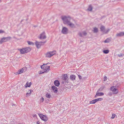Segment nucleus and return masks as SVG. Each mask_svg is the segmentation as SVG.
I'll list each match as a JSON object with an SVG mask.
<instances>
[{"label": "nucleus", "instance_id": "58836bf2", "mask_svg": "<svg viewBox=\"0 0 124 124\" xmlns=\"http://www.w3.org/2000/svg\"><path fill=\"white\" fill-rule=\"evenodd\" d=\"M44 73V71H40V72L39 73V74H41L43 73Z\"/></svg>", "mask_w": 124, "mask_h": 124}, {"label": "nucleus", "instance_id": "412c9836", "mask_svg": "<svg viewBox=\"0 0 124 124\" xmlns=\"http://www.w3.org/2000/svg\"><path fill=\"white\" fill-rule=\"evenodd\" d=\"M97 102V100L96 99L93 100L92 101H91L90 102V104H94L96 102Z\"/></svg>", "mask_w": 124, "mask_h": 124}, {"label": "nucleus", "instance_id": "37998d69", "mask_svg": "<svg viewBox=\"0 0 124 124\" xmlns=\"http://www.w3.org/2000/svg\"><path fill=\"white\" fill-rule=\"evenodd\" d=\"M31 94V91L30 92V93H27L26 94V95H27V96L28 95H29Z\"/></svg>", "mask_w": 124, "mask_h": 124}, {"label": "nucleus", "instance_id": "20e7f679", "mask_svg": "<svg viewBox=\"0 0 124 124\" xmlns=\"http://www.w3.org/2000/svg\"><path fill=\"white\" fill-rule=\"evenodd\" d=\"M46 41L44 42H39L36 41L35 42V44L37 48H39L42 45V43L44 44L46 42Z\"/></svg>", "mask_w": 124, "mask_h": 124}, {"label": "nucleus", "instance_id": "2f4dec72", "mask_svg": "<svg viewBox=\"0 0 124 124\" xmlns=\"http://www.w3.org/2000/svg\"><path fill=\"white\" fill-rule=\"evenodd\" d=\"M44 98L43 97H42L40 98V102H43V101H44Z\"/></svg>", "mask_w": 124, "mask_h": 124}, {"label": "nucleus", "instance_id": "4468645a", "mask_svg": "<svg viewBox=\"0 0 124 124\" xmlns=\"http://www.w3.org/2000/svg\"><path fill=\"white\" fill-rule=\"evenodd\" d=\"M70 78L72 80H75L76 78V76L74 75H71L70 76Z\"/></svg>", "mask_w": 124, "mask_h": 124}, {"label": "nucleus", "instance_id": "b1692460", "mask_svg": "<svg viewBox=\"0 0 124 124\" xmlns=\"http://www.w3.org/2000/svg\"><path fill=\"white\" fill-rule=\"evenodd\" d=\"M105 86H102L99 89V91L101 92L105 88Z\"/></svg>", "mask_w": 124, "mask_h": 124}, {"label": "nucleus", "instance_id": "7c9ffc66", "mask_svg": "<svg viewBox=\"0 0 124 124\" xmlns=\"http://www.w3.org/2000/svg\"><path fill=\"white\" fill-rule=\"evenodd\" d=\"M82 34L83 35L86 36L87 34V33L85 31H83L82 32Z\"/></svg>", "mask_w": 124, "mask_h": 124}, {"label": "nucleus", "instance_id": "9b49d317", "mask_svg": "<svg viewBox=\"0 0 124 124\" xmlns=\"http://www.w3.org/2000/svg\"><path fill=\"white\" fill-rule=\"evenodd\" d=\"M124 36V32H121L116 34V37H121Z\"/></svg>", "mask_w": 124, "mask_h": 124}, {"label": "nucleus", "instance_id": "f257e3e1", "mask_svg": "<svg viewBox=\"0 0 124 124\" xmlns=\"http://www.w3.org/2000/svg\"><path fill=\"white\" fill-rule=\"evenodd\" d=\"M62 19L63 21V23L65 24H67L70 27L72 28H76L75 24L70 21L71 18L69 16H62Z\"/></svg>", "mask_w": 124, "mask_h": 124}, {"label": "nucleus", "instance_id": "473e14b6", "mask_svg": "<svg viewBox=\"0 0 124 124\" xmlns=\"http://www.w3.org/2000/svg\"><path fill=\"white\" fill-rule=\"evenodd\" d=\"M124 55L122 53V54L120 53L119 54H117L118 56L119 57L122 56Z\"/></svg>", "mask_w": 124, "mask_h": 124}, {"label": "nucleus", "instance_id": "72a5a7b5", "mask_svg": "<svg viewBox=\"0 0 124 124\" xmlns=\"http://www.w3.org/2000/svg\"><path fill=\"white\" fill-rule=\"evenodd\" d=\"M115 116V115L114 114H112V116L111 117L112 118H114Z\"/></svg>", "mask_w": 124, "mask_h": 124}, {"label": "nucleus", "instance_id": "a19ab883", "mask_svg": "<svg viewBox=\"0 0 124 124\" xmlns=\"http://www.w3.org/2000/svg\"><path fill=\"white\" fill-rule=\"evenodd\" d=\"M26 87H28V86L29 85V84L28 83V82H27L26 84Z\"/></svg>", "mask_w": 124, "mask_h": 124}, {"label": "nucleus", "instance_id": "49530a36", "mask_svg": "<svg viewBox=\"0 0 124 124\" xmlns=\"http://www.w3.org/2000/svg\"><path fill=\"white\" fill-rule=\"evenodd\" d=\"M37 124H40L39 122L38 121L37 122Z\"/></svg>", "mask_w": 124, "mask_h": 124}, {"label": "nucleus", "instance_id": "1a4fd4ad", "mask_svg": "<svg viewBox=\"0 0 124 124\" xmlns=\"http://www.w3.org/2000/svg\"><path fill=\"white\" fill-rule=\"evenodd\" d=\"M50 66H46L45 67L44 69V72H47L50 70Z\"/></svg>", "mask_w": 124, "mask_h": 124}, {"label": "nucleus", "instance_id": "6e6552de", "mask_svg": "<svg viewBox=\"0 0 124 124\" xmlns=\"http://www.w3.org/2000/svg\"><path fill=\"white\" fill-rule=\"evenodd\" d=\"M46 37L45 35V33L44 32L40 34V36L39 37V38L40 39H44L46 38Z\"/></svg>", "mask_w": 124, "mask_h": 124}, {"label": "nucleus", "instance_id": "e433bc0d", "mask_svg": "<svg viewBox=\"0 0 124 124\" xmlns=\"http://www.w3.org/2000/svg\"><path fill=\"white\" fill-rule=\"evenodd\" d=\"M4 32V31L2 30H0V34L1 33H3Z\"/></svg>", "mask_w": 124, "mask_h": 124}, {"label": "nucleus", "instance_id": "0eeeda50", "mask_svg": "<svg viewBox=\"0 0 124 124\" xmlns=\"http://www.w3.org/2000/svg\"><path fill=\"white\" fill-rule=\"evenodd\" d=\"M68 29L66 27H63L61 31L62 33L64 34H67L68 32Z\"/></svg>", "mask_w": 124, "mask_h": 124}, {"label": "nucleus", "instance_id": "5701e85b", "mask_svg": "<svg viewBox=\"0 0 124 124\" xmlns=\"http://www.w3.org/2000/svg\"><path fill=\"white\" fill-rule=\"evenodd\" d=\"M93 8L91 5H90L87 9L89 11H91L92 10Z\"/></svg>", "mask_w": 124, "mask_h": 124}, {"label": "nucleus", "instance_id": "2eb2a0df", "mask_svg": "<svg viewBox=\"0 0 124 124\" xmlns=\"http://www.w3.org/2000/svg\"><path fill=\"white\" fill-rule=\"evenodd\" d=\"M100 29L101 31L105 33V26L103 25H102L101 28Z\"/></svg>", "mask_w": 124, "mask_h": 124}, {"label": "nucleus", "instance_id": "4be33fe9", "mask_svg": "<svg viewBox=\"0 0 124 124\" xmlns=\"http://www.w3.org/2000/svg\"><path fill=\"white\" fill-rule=\"evenodd\" d=\"M98 31V28L96 27H94L93 28V32L94 33H97Z\"/></svg>", "mask_w": 124, "mask_h": 124}, {"label": "nucleus", "instance_id": "a211bd4d", "mask_svg": "<svg viewBox=\"0 0 124 124\" xmlns=\"http://www.w3.org/2000/svg\"><path fill=\"white\" fill-rule=\"evenodd\" d=\"M46 96L48 98H50L51 97V95L50 93H47L46 94Z\"/></svg>", "mask_w": 124, "mask_h": 124}, {"label": "nucleus", "instance_id": "de8ad7c7", "mask_svg": "<svg viewBox=\"0 0 124 124\" xmlns=\"http://www.w3.org/2000/svg\"><path fill=\"white\" fill-rule=\"evenodd\" d=\"M64 82H64V81H62V84H64Z\"/></svg>", "mask_w": 124, "mask_h": 124}, {"label": "nucleus", "instance_id": "8fccbe9b", "mask_svg": "<svg viewBox=\"0 0 124 124\" xmlns=\"http://www.w3.org/2000/svg\"><path fill=\"white\" fill-rule=\"evenodd\" d=\"M15 104H13L12 106H15Z\"/></svg>", "mask_w": 124, "mask_h": 124}, {"label": "nucleus", "instance_id": "a878e982", "mask_svg": "<svg viewBox=\"0 0 124 124\" xmlns=\"http://www.w3.org/2000/svg\"><path fill=\"white\" fill-rule=\"evenodd\" d=\"M27 42V43H28V44L29 45H33L34 44V43L32 42H30L29 41H28Z\"/></svg>", "mask_w": 124, "mask_h": 124}, {"label": "nucleus", "instance_id": "4c0bfd02", "mask_svg": "<svg viewBox=\"0 0 124 124\" xmlns=\"http://www.w3.org/2000/svg\"><path fill=\"white\" fill-rule=\"evenodd\" d=\"M107 77L106 76H105L104 78V81H105L107 80Z\"/></svg>", "mask_w": 124, "mask_h": 124}, {"label": "nucleus", "instance_id": "ddd939ff", "mask_svg": "<svg viewBox=\"0 0 124 124\" xmlns=\"http://www.w3.org/2000/svg\"><path fill=\"white\" fill-rule=\"evenodd\" d=\"M54 85L57 86H58L60 85V82L58 80H55L54 82Z\"/></svg>", "mask_w": 124, "mask_h": 124}, {"label": "nucleus", "instance_id": "cd10ccee", "mask_svg": "<svg viewBox=\"0 0 124 124\" xmlns=\"http://www.w3.org/2000/svg\"><path fill=\"white\" fill-rule=\"evenodd\" d=\"M48 63H47V64H44L43 65L41 66V68L42 69H43L45 68V66L46 67V66H45V65H47V64H48Z\"/></svg>", "mask_w": 124, "mask_h": 124}, {"label": "nucleus", "instance_id": "a18cd8bd", "mask_svg": "<svg viewBox=\"0 0 124 124\" xmlns=\"http://www.w3.org/2000/svg\"><path fill=\"white\" fill-rule=\"evenodd\" d=\"M37 116V115L36 114H35L33 116V117H36Z\"/></svg>", "mask_w": 124, "mask_h": 124}, {"label": "nucleus", "instance_id": "ea45409f", "mask_svg": "<svg viewBox=\"0 0 124 124\" xmlns=\"http://www.w3.org/2000/svg\"><path fill=\"white\" fill-rule=\"evenodd\" d=\"M31 82H30L29 84V85L28 86V87H30L31 86Z\"/></svg>", "mask_w": 124, "mask_h": 124}, {"label": "nucleus", "instance_id": "aec40b11", "mask_svg": "<svg viewBox=\"0 0 124 124\" xmlns=\"http://www.w3.org/2000/svg\"><path fill=\"white\" fill-rule=\"evenodd\" d=\"M113 90V92L114 94H116L118 93V91L117 89L115 88V89H114V90Z\"/></svg>", "mask_w": 124, "mask_h": 124}, {"label": "nucleus", "instance_id": "dca6fc26", "mask_svg": "<svg viewBox=\"0 0 124 124\" xmlns=\"http://www.w3.org/2000/svg\"><path fill=\"white\" fill-rule=\"evenodd\" d=\"M23 68H22V69L19 70L18 72H16V74H20L21 73H22L23 72Z\"/></svg>", "mask_w": 124, "mask_h": 124}, {"label": "nucleus", "instance_id": "f03ea898", "mask_svg": "<svg viewBox=\"0 0 124 124\" xmlns=\"http://www.w3.org/2000/svg\"><path fill=\"white\" fill-rule=\"evenodd\" d=\"M22 54L28 53L31 50V48L29 47H26L23 48L19 50Z\"/></svg>", "mask_w": 124, "mask_h": 124}, {"label": "nucleus", "instance_id": "09e8293b", "mask_svg": "<svg viewBox=\"0 0 124 124\" xmlns=\"http://www.w3.org/2000/svg\"><path fill=\"white\" fill-rule=\"evenodd\" d=\"M112 94L111 93H109L108 95H111Z\"/></svg>", "mask_w": 124, "mask_h": 124}, {"label": "nucleus", "instance_id": "f8f14e48", "mask_svg": "<svg viewBox=\"0 0 124 124\" xmlns=\"http://www.w3.org/2000/svg\"><path fill=\"white\" fill-rule=\"evenodd\" d=\"M104 94L103 93H99L97 92L96 93V95L95 96V98H96L98 96H102L104 95Z\"/></svg>", "mask_w": 124, "mask_h": 124}, {"label": "nucleus", "instance_id": "c85d7f7f", "mask_svg": "<svg viewBox=\"0 0 124 124\" xmlns=\"http://www.w3.org/2000/svg\"><path fill=\"white\" fill-rule=\"evenodd\" d=\"M115 87L114 86H112L110 88V89L111 90L113 91V90H114V89H115Z\"/></svg>", "mask_w": 124, "mask_h": 124}, {"label": "nucleus", "instance_id": "3c124183", "mask_svg": "<svg viewBox=\"0 0 124 124\" xmlns=\"http://www.w3.org/2000/svg\"><path fill=\"white\" fill-rule=\"evenodd\" d=\"M76 25H78V24H76Z\"/></svg>", "mask_w": 124, "mask_h": 124}, {"label": "nucleus", "instance_id": "bb28decb", "mask_svg": "<svg viewBox=\"0 0 124 124\" xmlns=\"http://www.w3.org/2000/svg\"><path fill=\"white\" fill-rule=\"evenodd\" d=\"M50 52L51 55H52V56L55 54L56 53V51H54L51 52Z\"/></svg>", "mask_w": 124, "mask_h": 124}, {"label": "nucleus", "instance_id": "f704fd0d", "mask_svg": "<svg viewBox=\"0 0 124 124\" xmlns=\"http://www.w3.org/2000/svg\"><path fill=\"white\" fill-rule=\"evenodd\" d=\"M78 34H79V36L80 37H83V34L82 33L80 32Z\"/></svg>", "mask_w": 124, "mask_h": 124}, {"label": "nucleus", "instance_id": "39448f33", "mask_svg": "<svg viewBox=\"0 0 124 124\" xmlns=\"http://www.w3.org/2000/svg\"><path fill=\"white\" fill-rule=\"evenodd\" d=\"M39 115L40 118L43 120L46 121L48 120V117L42 114H39Z\"/></svg>", "mask_w": 124, "mask_h": 124}, {"label": "nucleus", "instance_id": "393cba45", "mask_svg": "<svg viewBox=\"0 0 124 124\" xmlns=\"http://www.w3.org/2000/svg\"><path fill=\"white\" fill-rule=\"evenodd\" d=\"M103 52L105 54H107L109 52V50L108 49L104 50L103 51Z\"/></svg>", "mask_w": 124, "mask_h": 124}, {"label": "nucleus", "instance_id": "c9c22d12", "mask_svg": "<svg viewBox=\"0 0 124 124\" xmlns=\"http://www.w3.org/2000/svg\"><path fill=\"white\" fill-rule=\"evenodd\" d=\"M110 31V29H108L106 31H105V33H108V32L109 31Z\"/></svg>", "mask_w": 124, "mask_h": 124}, {"label": "nucleus", "instance_id": "79ce46f5", "mask_svg": "<svg viewBox=\"0 0 124 124\" xmlns=\"http://www.w3.org/2000/svg\"><path fill=\"white\" fill-rule=\"evenodd\" d=\"M78 76L79 79H81L82 78V77L80 75H78Z\"/></svg>", "mask_w": 124, "mask_h": 124}, {"label": "nucleus", "instance_id": "f3484780", "mask_svg": "<svg viewBox=\"0 0 124 124\" xmlns=\"http://www.w3.org/2000/svg\"><path fill=\"white\" fill-rule=\"evenodd\" d=\"M52 56L50 52L47 53L46 54V56L47 57H50Z\"/></svg>", "mask_w": 124, "mask_h": 124}, {"label": "nucleus", "instance_id": "7ed1b4c3", "mask_svg": "<svg viewBox=\"0 0 124 124\" xmlns=\"http://www.w3.org/2000/svg\"><path fill=\"white\" fill-rule=\"evenodd\" d=\"M11 39V37H4L1 39L0 40V44H2L3 42H5L9 41Z\"/></svg>", "mask_w": 124, "mask_h": 124}, {"label": "nucleus", "instance_id": "9d476101", "mask_svg": "<svg viewBox=\"0 0 124 124\" xmlns=\"http://www.w3.org/2000/svg\"><path fill=\"white\" fill-rule=\"evenodd\" d=\"M52 89L53 90V91L55 93H56L58 92L57 88L55 86H53L51 87Z\"/></svg>", "mask_w": 124, "mask_h": 124}, {"label": "nucleus", "instance_id": "423d86ee", "mask_svg": "<svg viewBox=\"0 0 124 124\" xmlns=\"http://www.w3.org/2000/svg\"><path fill=\"white\" fill-rule=\"evenodd\" d=\"M62 79L64 81L65 83H69V78H68L67 75V74H64L63 76Z\"/></svg>", "mask_w": 124, "mask_h": 124}, {"label": "nucleus", "instance_id": "6ab92c4d", "mask_svg": "<svg viewBox=\"0 0 124 124\" xmlns=\"http://www.w3.org/2000/svg\"><path fill=\"white\" fill-rule=\"evenodd\" d=\"M110 39L109 38H107L105 40L104 42L105 43H108L110 42Z\"/></svg>", "mask_w": 124, "mask_h": 124}, {"label": "nucleus", "instance_id": "c03bdc74", "mask_svg": "<svg viewBox=\"0 0 124 124\" xmlns=\"http://www.w3.org/2000/svg\"><path fill=\"white\" fill-rule=\"evenodd\" d=\"M61 88H62V89H61V88H60V89L62 90V89H64V87H61Z\"/></svg>", "mask_w": 124, "mask_h": 124}, {"label": "nucleus", "instance_id": "c756f323", "mask_svg": "<svg viewBox=\"0 0 124 124\" xmlns=\"http://www.w3.org/2000/svg\"><path fill=\"white\" fill-rule=\"evenodd\" d=\"M96 99L97 100V101H101L102 100H103V99L102 98H100Z\"/></svg>", "mask_w": 124, "mask_h": 124}]
</instances>
